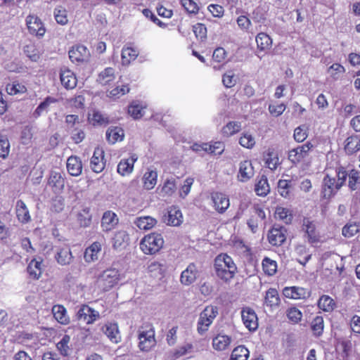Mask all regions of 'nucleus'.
<instances>
[{
    "instance_id": "6e6d98bb",
    "label": "nucleus",
    "mask_w": 360,
    "mask_h": 360,
    "mask_svg": "<svg viewBox=\"0 0 360 360\" xmlns=\"http://www.w3.org/2000/svg\"><path fill=\"white\" fill-rule=\"evenodd\" d=\"M143 107L136 101H134L128 108V113L134 119H139L143 115Z\"/></svg>"
},
{
    "instance_id": "4468645a",
    "label": "nucleus",
    "mask_w": 360,
    "mask_h": 360,
    "mask_svg": "<svg viewBox=\"0 0 360 360\" xmlns=\"http://www.w3.org/2000/svg\"><path fill=\"white\" fill-rule=\"evenodd\" d=\"M255 174L254 167L251 161L244 160L239 163L237 179L240 182H247Z\"/></svg>"
},
{
    "instance_id": "c85d7f7f",
    "label": "nucleus",
    "mask_w": 360,
    "mask_h": 360,
    "mask_svg": "<svg viewBox=\"0 0 360 360\" xmlns=\"http://www.w3.org/2000/svg\"><path fill=\"white\" fill-rule=\"evenodd\" d=\"M129 240V235L125 231H118L112 239V247L115 250H121L128 244Z\"/></svg>"
},
{
    "instance_id": "9b49d317",
    "label": "nucleus",
    "mask_w": 360,
    "mask_h": 360,
    "mask_svg": "<svg viewBox=\"0 0 360 360\" xmlns=\"http://www.w3.org/2000/svg\"><path fill=\"white\" fill-rule=\"evenodd\" d=\"M243 324L250 331H255L258 328V319L255 311L250 308L245 307L241 311Z\"/></svg>"
},
{
    "instance_id": "7c9ffc66",
    "label": "nucleus",
    "mask_w": 360,
    "mask_h": 360,
    "mask_svg": "<svg viewBox=\"0 0 360 360\" xmlns=\"http://www.w3.org/2000/svg\"><path fill=\"white\" fill-rule=\"evenodd\" d=\"M16 215L18 220L23 224L27 223L30 221V215L25 203L18 200L15 206Z\"/></svg>"
},
{
    "instance_id": "c9c22d12",
    "label": "nucleus",
    "mask_w": 360,
    "mask_h": 360,
    "mask_svg": "<svg viewBox=\"0 0 360 360\" xmlns=\"http://www.w3.org/2000/svg\"><path fill=\"white\" fill-rule=\"evenodd\" d=\"M123 138L124 131L120 127H110L106 131V139L111 144H114L117 141H122Z\"/></svg>"
},
{
    "instance_id": "8fccbe9b",
    "label": "nucleus",
    "mask_w": 360,
    "mask_h": 360,
    "mask_svg": "<svg viewBox=\"0 0 360 360\" xmlns=\"http://www.w3.org/2000/svg\"><path fill=\"white\" fill-rule=\"evenodd\" d=\"M241 129V124L238 122H229L221 129V133L225 136H231L238 132Z\"/></svg>"
},
{
    "instance_id": "423d86ee",
    "label": "nucleus",
    "mask_w": 360,
    "mask_h": 360,
    "mask_svg": "<svg viewBox=\"0 0 360 360\" xmlns=\"http://www.w3.org/2000/svg\"><path fill=\"white\" fill-rule=\"evenodd\" d=\"M139 347L143 352H148L156 344L155 339V331L152 327L149 329L143 330L142 328L139 331Z\"/></svg>"
},
{
    "instance_id": "f704fd0d",
    "label": "nucleus",
    "mask_w": 360,
    "mask_h": 360,
    "mask_svg": "<svg viewBox=\"0 0 360 360\" xmlns=\"http://www.w3.org/2000/svg\"><path fill=\"white\" fill-rule=\"evenodd\" d=\"M115 79V70L112 68H106L101 71L96 81L101 85H108Z\"/></svg>"
},
{
    "instance_id": "f03ea898",
    "label": "nucleus",
    "mask_w": 360,
    "mask_h": 360,
    "mask_svg": "<svg viewBox=\"0 0 360 360\" xmlns=\"http://www.w3.org/2000/svg\"><path fill=\"white\" fill-rule=\"evenodd\" d=\"M214 268L219 278L225 281L232 279L237 272V266L227 254H220L214 259Z\"/></svg>"
},
{
    "instance_id": "1a4fd4ad",
    "label": "nucleus",
    "mask_w": 360,
    "mask_h": 360,
    "mask_svg": "<svg viewBox=\"0 0 360 360\" xmlns=\"http://www.w3.org/2000/svg\"><path fill=\"white\" fill-rule=\"evenodd\" d=\"M312 147L313 145L311 143L307 142L290 150L288 153L289 160L295 164L300 162L309 155V152Z\"/></svg>"
},
{
    "instance_id": "e433bc0d",
    "label": "nucleus",
    "mask_w": 360,
    "mask_h": 360,
    "mask_svg": "<svg viewBox=\"0 0 360 360\" xmlns=\"http://www.w3.org/2000/svg\"><path fill=\"white\" fill-rule=\"evenodd\" d=\"M231 339L226 335H217L212 340V345L214 349L218 351L225 350L230 345Z\"/></svg>"
},
{
    "instance_id": "774afa93",
    "label": "nucleus",
    "mask_w": 360,
    "mask_h": 360,
    "mask_svg": "<svg viewBox=\"0 0 360 360\" xmlns=\"http://www.w3.org/2000/svg\"><path fill=\"white\" fill-rule=\"evenodd\" d=\"M294 139L297 142L304 141L307 137V127L305 125H301L295 128L294 131Z\"/></svg>"
},
{
    "instance_id": "79ce46f5",
    "label": "nucleus",
    "mask_w": 360,
    "mask_h": 360,
    "mask_svg": "<svg viewBox=\"0 0 360 360\" xmlns=\"http://www.w3.org/2000/svg\"><path fill=\"white\" fill-rule=\"evenodd\" d=\"M158 174L155 171L151 170L146 172L143 177L144 188L150 190L157 184Z\"/></svg>"
},
{
    "instance_id": "2f4dec72",
    "label": "nucleus",
    "mask_w": 360,
    "mask_h": 360,
    "mask_svg": "<svg viewBox=\"0 0 360 360\" xmlns=\"http://www.w3.org/2000/svg\"><path fill=\"white\" fill-rule=\"evenodd\" d=\"M52 313L53 317L58 323L63 325L69 323L70 319L67 314V310L63 305H54L52 308Z\"/></svg>"
},
{
    "instance_id": "c03bdc74",
    "label": "nucleus",
    "mask_w": 360,
    "mask_h": 360,
    "mask_svg": "<svg viewBox=\"0 0 360 360\" xmlns=\"http://www.w3.org/2000/svg\"><path fill=\"white\" fill-rule=\"evenodd\" d=\"M138 51L131 48H123L122 50V63L123 65H128L131 60H134L138 56Z\"/></svg>"
},
{
    "instance_id": "f3484780",
    "label": "nucleus",
    "mask_w": 360,
    "mask_h": 360,
    "mask_svg": "<svg viewBox=\"0 0 360 360\" xmlns=\"http://www.w3.org/2000/svg\"><path fill=\"white\" fill-rule=\"evenodd\" d=\"M283 294L285 297L290 299H305L309 297L310 291L304 288L291 286L284 288L283 290Z\"/></svg>"
},
{
    "instance_id": "9d476101",
    "label": "nucleus",
    "mask_w": 360,
    "mask_h": 360,
    "mask_svg": "<svg viewBox=\"0 0 360 360\" xmlns=\"http://www.w3.org/2000/svg\"><path fill=\"white\" fill-rule=\"evenodd\" d=\"M27 29L31 34L41 37L44 35L46 29L41 20L35 15H30L26 18Z\"/></svg>"
},
{
    "instance_id": "5701e85b",
    "label": "nucleus",
    "mask_w": 360,
    "mask_h": 360,
    "mask_svg": "<svg viewBox=\"0 0 360 360\" xmlns=\"http://www.w3.org/2000/svg\"><path fill=\"white\" fill-rule=\"evenodd\" d=\"M137 159V155L136 154H132L129 158L122 160L117 165V172L122 176L131 174L134 169V164Z\"/></svg>"
},
{
    "instance_id": "6e6552de",
    "label": "nucleus",
    "mask_w": 360,
    "mask_h": 360,
    "mask_svg": "<svg viewBox=\"0 0 360 360\" xmlns=\"http://www.w3.org/2000/svg\"><path fill=\"white\" fill-rule=\"evenodd\" d=\"M77 319L86 324L94 323L99 317V312L86 304H82L76 313Z\"/></svg>"
},
{
    "instance_id": "ddd939ff",
    "label": "nucleus",
    "mask_w": 360,
    "mask_h": 360,
    "mask_svg": "<svg viewBox=\"0 0 360 360\" xmlns=\"http://www.w3.org/2000/svg\"><path fill=\"white\" fill-rule=\"evenodd\" d=\"M69 57L72 62H84L89 60L90 52L84 45H75L69 51Z\"/></svg>"
},
{
    "instance_id": "b1692460",
    "label": "nucleus",
    "mask_w": 360,
    "mask_h": 360,
    "mask_svg": "<svg viewBox=\"0 0 360 360\" xmlns=\"http://www.w3.org/2000/svg\"><path fill=\"white\" fill-rule=\"evenodd\" d=\"M285 229L283 227L273 228L268 234L269 243L273 245H281L285 240Z\"/></svg>"
},
{
    "instance_id": "4be33fe9",
    "label": "nucleus",
    "mask_w": 360,
    "mask_h": 360,
    "mask_svg": "<svg viewBox=\"0 0 360 360\" xmlns=\"http://www.w3.org/2000/svg\"><path fill=\"white\" fill-rule=\"evenodd\" d=\"M102 331L112 342L118 343L121 341V335L117 323H107L102 327Z\"/></svg>"
},
{
    "instance_id": "7ed1b4c3",
    "label": "nucleus",
    "mask_w": 360,
    "mask_h": 360,
    "mask_svg": "<svg viewBox=\"0 0 360 360\" xmlns=\"http://www.w3.org/2000/svg\"><path fill=\"white\" fill-rule=\"evenodd\" d=\"M164 243L162 236L153 233L146 236L140 243V248L147 255H153L158 252Z\"/></svg>"
},
{
    "instance_id": "ea45409f",
    "label": "nucleus",
    "mask_w": 360,
    "mask_h": 360,
    "mask_svg": "<svg viewBox=\"0 0 360 360\" xmlns=\"http://www.w3.org/2000/svg\"><path fill=\"white\" fill-rule=\"evenodd\" d=\"M53 16L56 22L60 25L68 23V11L63 6H57L53 10Z\"/></svg>"
},
{
    "instance_id": "13d9d810",
    "label": "nucleus",
    "mask_w": 360,
    "mask_h": 360,
    "mask_svg": "<svg viewBox=\"0 0 360 360\" xmlns=\"http://www.w3.org/2000/svg\"><path fill=\"white\" fill-rule=\"evenodd\" d=\"M70 338L68 335H65L62 339L56 344V347L60 352V354L63 356H67L70 353V347L68 344L70 342Z\"/></svg>"
},
{
    "instance_id": "c756f323",
    "label": "nucleus",
    "mask_w": 360,
    "mask_h": 360,
    "mask_svg": "<svg viewBox=\"0 0 360 360\" xmlns=\"http://www.w3.org/2000/svg\"><path fill=\"white\" fill-rule=\"evenodd\" d=\"M101 250V245L98 242L93 243L84 252V258L86 262H92L98 259V253Z\"/></svg>"
},
{
    "instance_id": "09e8293b",
    "label": "nucleus",
    "mask_w": 360,
    "mask_h": 360,
    "mask_svg": "<svg viewBox=\"0 0 360 360\" xmlns=\"http://www.w3.org/2000/svg\"><path fill=\"white\" fill-rule=\"evenodd\" d=\"M248 356V349L245 346L240 345L232 351L230 360H247Z\"/></svg>"
},
{
    "instance_id": "0eeeda50",
    "label": "nucleus",
    "mask_w": 360,
    "mask_h": 360,
    "mask_svg": "<svg viewBox=\"0 0 360 360\" xmlns=\"http://www.w3.org/2000/svg\"><path fill=\"white\" fill-rule=\"evenodd\" d=\"M301 229L309 243L313 244L319 241L320 235L316 230L315 221L309 217H304L302 221Z\"/></svg>"
},
{
    "instance_id": "3c124183",
    "label": "nucleus",
    "mask_w": 360,
    "mask_h": 360,
    "mask_svg": "<svg viewBox=\"0 0 360 360\" xmlns=\"http://www.w3.org/2000/svg\"><path fill=\"white\" fill-rule=\"evenodd\" d=\"M349 177L348 186L352 191H356L360 185V172L357 170L352 169L349 174L347 173Z\"/></svg>"
},
{
    "instance_id": "0e129e2a",
    "label": "nucleus",
    "mask_w": 360,
    "mask_h": 360,
    "mask_svg": "<svg viewBox=\"0 0 360 360\" xmlns=\"http://www.w3.org/2000/svg\"><path fill=\"white\" fill-rule=\"evenodd\" d=\"M286 315L292 323H299L302 318V313L296 307L289 308L286 311Z\"/></svg>"
},
{
    "instance_id": "a878e982",
    "label": "nucleus",
    "mask_w": 360,
    "mask_h": 360,
    "mask_svg": "<svg viewBox=\"0 0 360 360\" xmlns=\"http://www.w3.org/2000/svg\"><path fill=\"white\" fill-rule=\"evenodd\" d=\"M77 220L81 227H89L91 224L92 215L90 212V207L82 205L81 210L77 214Z\"/></svg>"
},
{
    "instance_id": "338daca9",
    "label": "nucleus",
    "mask_w": 360,
    "mask_h": 360,
    "mask_svg": "<svg viewBox=\"0 0 360 360\" xmlns=\"http://www.w3.org/2000/svg\"><path fill=\"white\" fill-rule=\"evenodd\" d=\"M89 120L94 125L95 124H105L108 123L107 117L102 115L98 111H93L92 114L90 115Z\"/></svg>"
},
{
    "instance_id": "a19ab883",
    "label": "nucleus",
    "mask_w": 360,
    "mask_h": 360,
    "mask_svg": "<svg viewBox=\"0 0 360 360\" xmlns=\"http://www.w3.org/2000/svg\"><path fill=\"white\" fill-rule=\"evenodd\" d=\"M134 223L140 229L148 230L156 224L157 220L151 217L145 216L137 218Z\"/></svg>"
},
{
    "instance_id": "bf43d9fd",
    "label": "nucleus",
    "mask_w": 360,
    "mask_h": 360,
    "mask_svg": "<svg viewBox=\"0 0 360 360\" xmlns=\"http://www.w3.org/2000/svg\"><path fill=\"white\" fill-rule=\"evenodd\" d=\"M129 91V88L127 85L118 86L115 89L107 92V96L114 100L120 98L123 95Z\"/></svg>"
},
{
    "instance_id": "4c0bfd02",
    "label": "nucleus",
    "mask_w": 360,
    "mask_h": 360,
    "mask_svg": "<svg viewBox=\"0 0 360 360\" xmlns=\"http://www.w3.org/2000/svg\"><path fill=\"white\" fill-rule=\"evenodd\" d=\"M256 42L258 49L266 51L269 49L272 45V39L264 32H260L256 36Z\"/></svg>"
},
{
    "instance_id": "a211bd4d",
    "label": "nucleus",
    "mask_w": 360,
    "mask_h": 360,
    "mask_svg": "<svg viewBox=\"0 0 360 360\" xmlns=\"http://www.w3.org/2000/svg\"><path fill=\"white\" fill-rule=\"evenodd\" d=\"M60 78L62 85L67 89H72L77 86V79L75 73L67 68L60 69Z\"/></svg>"
},
{
    "instance_id": "dca6fc26",
    "label": "nucleus",
    "mask_w": 360,
    "mask_h": 360,
    "mask_svg": "<svg viewBox=\"0 0 360 360\" xmlns=\"http://www.w3.org/2000/svg\"><path fill=\"white\" fill-rule=\"evenodd\" d=\"M119 223L117 215L111 210L105 212L101 219V226L105 232H108L115 228Z\"/></svg>"
},
{
    "instance_id": "49530a36",
    "label": "nucleus",
    "mask_w": 360,
    "mask_h": 360,
    "mask_svg": "<svg viewBox=\"0 0 360 360\" xmlns=\"http://www.w3.org/2000/svg\"><path fill=\"white\" fill-rule=\"evenodd\" d=\"M56 99L54 98L48 96L46 97L44 101H42L34 111L32 116L34 118H38L44 112L48 111V108L50 104L56 103Z\"/></svg>"
},
{
    "instance_id": "37998d69",
    "label": "nucleus",
    "mask_w": 360,
    "mask_h": 360,
    "mask_svg": "<svg viewBox=\"0 0 360 360\" xmlns=\"http://www.w3.org/2000/svg\"><path fill=\"white\" fill-rule=\"evenodd\" d=\"M335 303L328 295H322L318 301V307L321 310L329 312L333 310Z\"/></svg>"
},
{
    "instance_id": "680f3d73",
    "label": "nucleus",
    "mask_w": 360,
    "mask_h": 360,
    "mask_svg": "<svg viewBox=\"0 0 360 360\" xmlns=\"http://www.w3.org/2000/svg\"><path fill=\"white\" fill-rule=\"evenodd\" d=\"M359 231V225L356 223H348L342 228V235L347 238H351Z\"/></svg>"
},
{
    "instance_id": "412c9836",
    "label": "nucleus",
    "mask_w": 360,
    "mask_h": 360,
    "mask_svg": "<svg viewBox=\"0 0 360 360\" xmlns=\"http://www.w3.org/2000/svg\"><path fill=\"white\" fill-rule=\"evenodd\" d=\"M55 259L60 265L65 266L70 264L73 259L70 248L68 246L57 248Z\"/></svg>"
},
{
    "instance_id": "f257e3e1",
    "label": "nucleus",
    "mask_w": 360,
    "mask_h": 360,
    "mask_svg": "<svg viewBox=\"0 0 360 360\" xmlns=\"http://www.w3.org/2000/svg\"><path fill=\"white\" fill-rule=\"evenodd\" d=\"M347 177V172L343 167L335 169V176L326 174L323 180L322 193L325 198H330L345 184Z\"/></svg>"
},
{
    "instance_id": "a18cd8bd",
    "label": "nucleus",
    "mask_w": 360,
    "mask_h": 360,
    "mask_svg": "<svg viewBox=\"0 0 360 360\" xmlns=\"http://www.w3.org/2000/svg\"><path fill=\"white\" fill-rule=\"evenodd\" d=\"M275 214L278 219L282 220L286 224H290L293 218L291 211L283 207H276Z\"/></svg>"
},
{
    "instance_id": "bb28decb",
    "label": "nucleus",
    "mask_w": 360,
    "mask_h": 360,
    "mask_svg": "<svg viewBox=\"0 0 360 360\" xmlns=\"http://www.w3.org/2000/svg\"><path fill=\"white\" fill-rule=\"evenodd\" d=\"M281 300L278 292L276 288H269L265 294L264 304L271 309L278 307L280 304Z\"/></svg>"
},
{
    "instance_id": "f8f14e48",
    "label": "nucleus",
    "mask_w": 360,
    "mask_h": 360,
    "mask_svg": "<svg viewBox=\"0 0 360 360\" xmlns=\"http://www.w3.org/2000/svg\"><path fill=\"white\" fill-rule=\"evenodd\" d=\"M104 151L101 148H96L90 160V167L96 173L101 172L105 168Z\"/></svg>"
},
{
    "instance_id": "473e14b6",
    "label": "nucleus",
    "mask_w": 360,
    "mask_h": 360,
    "mask_svg": "<svg viewBox=\"0 0 360 360\" xmlns=\"http://www.w3.org/2000/svg\"><path fill=\"white\" fill-rule=\"evenodd\" d=\"M42 259L41 258L33 259L27 266L29 275L34 279H38L42 273Z\"/></svg>"
},
{
    "instance_id": "052dcab7",
    "label": "nucleus",
    "mask_w": 360,
    "mask_h": 360,
    "mask_svg": "<svg viewBox=\"0 0 360 360\" xmlns=\"http://www.w3.org/2000/svg\"><path fill=\"white\" fill-rule=\"evenodd\" d=\"M327 72L334 80H337L345 73V68L339 63H334L328 68Z\"/></svg>"
},
{
    "instance_id": "5fc2aeb1",
    "label": "nucleus",
    "mask_w": 360,
    "mask_h": 360,
    "mask_svg": "<svg viewBox=\"0 0 360 360\" xmlns=\"http://www.w3.org/2000/svg\"><path fill=\"white\" fill-rule=\"evenodd\" d=\"M176 190V180L175 178H170L165 181L162 188V193L165 195L171 196Z\"/></svg>"
},
{
    "instance_id": "aec40b11",
    "label": "nucleus",
    "mask_w": 360,
    "mask_h": 360,
    "mask_svg": "<svg viewBox=\"0 0 360 360\" xmlns=\"http://www.w3.org/2000/svg\"><path fill=\"white\" fill-rule=\"evenodd\" d=\"M164 221L170 226H179L183 221V216L180 210L176 207L169 208L167 214L164 216Z\"/></svg>"
},
{
    "instance_id": "20e7f679",
    "label": "nucleus",
    "mask_w": 360,
    "mask_h": 360,
    "mask_svg": "<svg viewBox=\"0 0 360 360\" xmlns=\"http://www.w3.org/2000/svg\"><path fill=\"white\" fill-rule=\"evenodd\" d=\"M217 314L218 309L217 307L207 306L200 313L198 321L197 330L199 334L202 335L208 330Z\"/></svg>"
},
{
    "instance_id": "6ab92c4d",
    "label": "nucleus",
    "mask_w": 360,
    "mask_h": 360,
    "mask_svg": "<svg viewBox=\"0 0 360 360\" xmlns=\"http://www.w3.org/2000/svg\"><path fill=\"white\" fill-rule=\"evenodd\" d=\"M212 200L216 211L221 214L225 212L230 205L229 198L222 193H212Z\"/></svg>"
},
{
    "instance_id": "58836bf2",
    "label": "nucleus",
    "mask_w": 360,
    "mask_h": 360,
    "mask_svg": "<svg viewBox=\"0 0 360 360\" xmlns=\"http://www.w3.org/2000/svg\"><path fill=\"white\" fill-rule=\"evenodd\" d=\"M255 191L257 195L266 196L270 191V187L268 184L267 178L262 175L259 180H257Z\"/></svg>"
},
{
    "instance_id": "393cba45",
    "label": "nucleus",
    "mask_w": 360,
    "mask_h": 360,
    "mask_svg": "<svg viewBox=\"0 0 360 360\" xmlns=\"http://www.w3.org/2000/svg\"><path fill=\"white\" fill-rule=\"evenodd\" d=\"M67 169L71 176H77L80 175L82 171V164L80 159L77 156L68 158L67 160Z\"/></svg>"
},
{
    "instance_id": "39448f33",
    "label": "nucleus",
    "mask_w": 360,
    "mask_h": 360,
    "mask_svg": "<svg viewBox=\"0 0 360 360\" xmlns=\"http://www.w3.org/2000/svg\"><path fill=\"white\" fill-rule=\"evenodd\" d=\"M120 279L119 271L115 268L108 269L98 277V283L104 290H108L118 283Z\"/></svg>"
},
{
    "instance_id": "4d7b16f0",
    "label": "nucleus",
    "mask_w": 360,
    "mask_h": 360,
    "mask_svg": "<svg viewBox=\"0 0 360 360\" xmlns=\"http://www.w3.org/2000/svg\"><path fill=\"white\" fill-rule=\"evenodd\" d=\"M311 330L316 336H320L322 335L324 328V321L322 316H316L311 324Z\"/></svg>"
},
{
    "instance_id": "2eb2a0df",
    "label": "nucleus",
    "mask_w": 360,
    "mask_h": 360,
    "mask_svg": "<svg viewBox=\"0 0 360 360\" xmlns=\"http://www.w3.org/2000/svg\"><path fill=\"white\" fill-rule=\"evenodd\" d=\"M198 274L197 266L193 263H191L186 269L181 272L180 282L182 285L188 286L196 281Z\"/></svg>"
},
{
    "instance_id": "864d4df0",
    "label": "nucleus",
    "mask_w": 360,
    "mask_h": 360,
    "mask_svg": "<svg viewBox=\"0 0 360 360\" xmlns=\"http://www.w3.org/2000/svg\"><path fill=\"white\" fill-rule=\"evenodd\" d=\"M262 269L266 274L273 276L276 272L277 263L269 257H265L262 261Z\"/></svg>"
},
{
    "instance_id": "72a5a7b5",
    "label": "nucleus",
    "mask_w": 360,
    "mask_h": 360,
    "mask_svg": "<svg viewBox=\"0 0 360 360\" xmlns=\"http://www.w3.org/2000/svg\"><path fill=\"white\" fill-rule=\"evenodd\" d=\"M345 150L347 155H352L360 150V138L351 136L345 140Z\"/></svg>"
},
{
    "instance_id": "de8ad7c7",
    "label": "nucleus",
    "mask_w": 360,
    "mask_h": 360,
    "mask_svg": "<svg viewBox=\"0 0 360 360\" xmlns=\"http://www.w3.org/2000/svg\"><path fill=\"white\" fill-rule=\"evenodd\" d=\"M6 90L10 95H18L25 93L27 91V89L22 84H20L17 81H14L6 85Z\"/></svg>"
},
{
    "instance_id": "69168bd1",
    "label": "nucleus",
    "mask_w": 360,
    "mask_h": 360,
    "mask_svg": "<svg viewBox=\"0 0 360 360\" xmlns=\"http://www.w3.org/2000/svg\"><path fill=\"white\" fill-rule=\"evenodd\" d=\"M222 82L226 88H231L236 84L237 77L232 70H229L224 74L222 77Z\"/></svg>"
},
{
    "instance_id": "603ef678",
    "label": "nucleus",
    "mask_w": 360,
    "mask_h": 360,
    "mask_svg": "<svg viewBox=\"0 0 360 360\" xmlns=\"http://www.w3.org/2000/svg\"><path fill=\"white\" fill-rule=\"evenodd\" d=\"M292 186L291 180L281 179L278 182V192L283 198H288L290 195Z\"/></svg>"
},
{
    "instance_id": "e2e57ef3",
    "label": "nucleus",
    "mask_w": 360,
    "mask_h": 360,
    "mask_svg": "<svg viewBox=\"0 0 360 360\" xmlns=\"http://www.w3.org/2000/svg\"><path fill=\"white\" fill-rule=\"evenodd\" d=\"M241 146L246 148H252L255 145V140L253 136L248 132L243 133L239 139Z\"/></svg>"
},
{
    "instance_id": "cd10ccee",
    "label": "nucleus",
    "mask_w": 360,
    "mask_h": 360,
    "mask_svg": "<svg viewBox=\"0 0 360 360\" xmlns=\"http://www.w3.org/2000/svg\"><path fill=\"white\" fill-rule=\"evenodd\" d=\"M48 184L53 188L55 193H58L63 189L65 180L60 172L52 171Z\"/></svg>"
}]
</instances>
